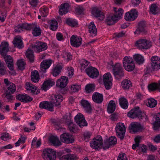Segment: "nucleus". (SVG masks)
Masks as SVG:
<instances>
[{"label":"nucleus","instance_id":"64","mask_svg":"<svg viewBox=\"0 0 160 160\" xmlns=\"http://www.w3.org/2000/svg\"><path fill=\"white\" fill-rule=\"evenodd\" d=\"M52 102L47 101V107H46V109H47L48 110L52 111H53V105L52 103Z\"/></svg>","mask_w":160,"mask_h":160},{"label":"nucleus","instance_id":"55","mask_svg":"<svg viewBox=\"0 0 160 160\" xmlns=\"http://www.w3.org/2000/svg\"><path fill=\"white\" fill-rule=\"evenodd\" d=\"M66 22L69 26H75L78 24L77 21L72 19H68L66 20Z\"/></svg>","mask_w":160,"mask_h":160},{"label":"nucleus","instance_id":"11","mask_svg":"<svg viewBox=\"0 0 160 160\" xmlns=\"http://www.w3.org/2000/svg\"><path fill=\"white\" fill-rule=\"evenodd\" d=\"M74 120L75 122L81 127L88 125L84 116L81 113L78 114L75 117Z\"/></svg>","mask_w":160,"mask_h":160},{"label":"nucleus","instance_id":"1","mask_svg":"<svg viewBox=\"0 0 160 160\" xmlns=\"http://www.w3.org/2000/svg\"><path fill=\"white\" fill-rule=\"evenodd\" d=\"M8 49V43L7 42H2L0 46V53L3 57L7 67L10 70L9 73L11 75H15L16 73L14 69L13 59L11 56L6 54Z\"/></svg>","mask_w":160,"mask_h":160},{"label":"nucleus","instance_id":"49","mask_svg":"<svg viewBox=\"0 0 160 160\" xmlns=\"http://www.w3.org/2000/svg\"><path fill=\"white\" fill-rule=\"evenodd\" d=\"M48 8L44 6L40 8L39 9L40 14L43 17H46L48 15Z\"/></svg>","mask_w":160,"mask_h":160},{"label":"nucleus","instance_id":"5","mask_svg":"<svg viewBox=\"0 0 160 160\" xmlns=\"http://www.w3.org/2000/svg\"><path fill=\"white\" fill-rule=\"evenodd\" d=\"M42 156L44 160H55L56 158V152L51 148H45L42 151Z\"/></svg>","mask_w":160,"mask_h":160},{"label":"nucleus","instance_id":"59","mask_svg":"<svg viewBox=\"0 0 160 160\" xmlns=\"http://www.w3.org/2000/svg\"><path fill=\"white\" fill-rule=\"evenodd\" d=\"M11 138L9 134L7 133H3L0 137V139L4 141H7Z\"/></svg>","mask_w":160,"mask_h":160},{"label":"nucleus","instance_id":"24","mask_svg":"<svg viewBox=\"0 0 160 160\" xmlns=\"http://www.w3.org/2000/svg\"><path fill=\"white\" fill-rule=\"evenodd\" d=\"M129 128L131 132L134 133L142 129V127L140 123L134 122L131 123Z\"/></svg>","mask_w":160,"mask_h":160},{"label":"nucleus","instance_id":"13","mask_svg":"<svg viewBox=\"0 0 160 160\" xmlns=\"http://www.w3.org/2000/svg\"><path fill=\"white\" fill-rule=\"evenodd\" d=\"M25 88L26 90L32 95H37L40 93L39 90L37 89L36 87L30 82H27Z\"/></svg>","mask_w":160,"mask_h":160},{"label":"nucleus","instance_id":"42","mask_svg":"<svg viewBox=\"0 0 160 160\" xmlns=\"http://www.w3.org/2000/svg\"><path fill=\"white\" fill-rule=\"evenodd\" d=\"M26 56L31 62H32L34 61V56L33 52L30 49V48L26 51Z\"/></svg>","mask_w":160,"mask_h":160},{"label":"nucleus","instance_id":"57","mask_svg":"<svg viewBox=\"0 0 160 160\" xmlns=\"http://www.w3.org/2000/svg\"><path fill=\"white\" fill-rule=\"evenodd\" d=\"M94 87L95 86L93 84H88L85 87V90L87 92L89 93L93 91Z\"/></svg>","mask_w":160,"mask_h":160},{"label":"nucleus","instance_id":"2","mask_svg":"<svg viewBox=\"0 0 160 160\" xmlns=\"http://www.w3.org/2000/svg\"><path fill=\"white\" fill-rule=\"evenodd\" d=\"M114 15L111 14L107 17L106 21L109 25L113 24L114 22L121 18L123 13V10L121 8H117L113 7Z\"/></svg>","mask_w":160,"mask_h":160},{"label":"nucleus","instance_id":"29","mask_svg":"<svg viewBox=\"0 0 160 160\" xmlns=\"http://www.w3.org/2000/svg\"><path fill=\"white\" fill-rule=\"evenodd\" d=\"M93 101L98 103H102L103 100V96L102 94L96 92L94 93L92 96Z\"/></svg>","mask_w":160,"mask_h":160},{"label":"nucleus","instance_id":"63","mask_svg":"<svg viewBox=\"0 0 160 160\" xmlns=\"http://www.w3.org/2000/svg\"><path fill=\"white\" fill-rule=\"evenodd\" d=\"M84 9L82 6H78L75 9L76 12L78 14H83Z\"/></svg>","mask_w":160,"mask_h":160},{"label":"nucleus","instance_id":"8","mask_svg":"<svg viewBox=\"0 0 160 160\" xmlns=\"http://www.w3.org/2000/svg\"><path fill=\"white\" fill-rule=\"evenodd\" d=\"M102 145V140L100 136H97L90 143L91 147L95 149H99Z\"/></svg>","mask_w":160,"mask_h":160},{"label":"nucleus","instance_id":"14","mask_svg":"<svg viewBox=\"0 0 160 160\" xmlns=\"http://www.w3.org/2000/svg\"><path fill=\"white\" fill-rule=\"evenodd\" d=\"M60 139L62 142L67 144L72 143L74 141L73 136L68 133H65L61 135Z\"/></svg>","mask_w":160,"mask_h":160},{"label":"nucleus","instance_id":"41","mask_svg":"<svg viewBox=\"0 0 160 160\" xmlns=\"http://www.w3.org/2000/svg\"><path fill=\"white\" fill-rule=\"evenodd\" d=\"M77 158L75 154H68L64 155L60 158V160H77Z\"/></svg>","mask_w":160,"mask_h":160},{"label":"nucleus","instance_id":"27","mask_svg":"<svg viewBox=\"0 0 160 160\" xmlns=\"http://www.w3.org/2000/svg\"><path fill=\"white\" fill-rule=\"evenodd\" d=\"M12 42L14 46L18 48H21L23 47L22 38L19 36L15 37Z\"/></svg>","mask_w":160,"mask_h":160},{"label":"nucleus","instance_id":"54","mask_svg":"<svg viewBox=\"0 0 160 160\" xmlns=\"http://www.w3.org/2000/svg\"><path fill=\"white\" fill-rule=\"evenodd\" d=\"M25 63L23 60L20 59L18 60L17 62V65L18 69L20 70H23L25 68Z\"/></svg>","mask_w":160,"mask_h":160},{"label":"nucleus","instance_id":"19","mask_svg":"<svg viewBox=\"0 0 160 160\" xmlns=\"http://www.w3.org/2000/svg\"><path fill=\"white\" fill-rule=\"evenodd\" d=\"M55 84V82L53 79H49L45 81L41 86L42 90L46 91L50 87Z\"/></svg>","mask_w":160,"mask_h":160},{"label":"nucleus","instance_id":"62","mask_svg":"<svg viewBox=\"0 0 160 160\" xmlns=\"http://www.w3.org/2000/svg\"><path fill=\"white\" fill-rule=\"evenodd\" d=\"M6 71L3 64L0 62V75H3L6 74Z\"/></svg>","mask_w":160,"mask_h":160},{"label":"nucleus","instance_id":"30","mask_svg":"<svg viewBox=\"0 0 160 160\" xmlns=\"http://www.w3.org/2000/svg\"><path fill=\"white\" fill-rule=\"evenodd\" d=\"M92 14L95 17L99 18L100 20H102L104 18V16L100 10L97 8H94L92 11Z\"/></svg>","mask_w":160,"mask_h":160},{"label":"nucleus","instance_id":"48","mask_svg":"<svg viewBox=\"0 0 160 160\" xmlns=\"http://www.w3.org/2000/svg\"><path fill=\"white\" fill-rule=\"evenodd\" d=\"M89 62L85 59H83L80 61L81 68L82 70H84L86 69V68L88 66Z\"/></svg>","mask_w":160,"mask_h":160},{"label":"nucleus","instance_id":"58","mask_svg":"<svg viewBox=\"0 0 160 160\" xmlns=\"http://www.w3.org/2000/svg\"><path fill=\"white\" fill-rule=\"evenodd\" d=\"M68 128L71 132H75L77 130V128L76 125L72 122H71L69 124Z\"/></svg>","mask_w":160,"mask_h":160},{"label":"nucleus","instance_id":"3","mask_svg":"<svg viewBox=\"0 0 160 160\" xmlns=\"http://www.w3.org/2000/svg\"><path fill=\"white\" fill-rule=\"evenodd\" d=\"M128 116L132 118L137 117L139 119H143L145 121L148 120L147 116L145 113L144 111H142L139 107L132 109L128 113Z\"/></svg>","mask_w":160,"mask_h":160},{"label":"nucleus","instance_id":"22","mask_svg":"<svg viewBox=\"0 0 160 160\" xmlns=\"http://www.w3.org/2000/svg\"><path fill=\"white\" fill-rule=\"evenodd\" d=\"M16 98L19 101L24 102H29L33 100L32 97L24 93L18 94Z\"/></svg>","mask_w":160,"mask_h":160},{"label":"nucleus","instance_id":"23","mask_svg":"<svg viewBox=\"0 0 160 160\" xmlns=\"http://www.w3.org/2000/svg\"><path fill=\"white\" fill-rule=\"evenodd\" d=\"M52 61L51 59L46 60L43 61L40 65L41 71L42 72H45L46 70L50 67Z\"/></svg>","mask_w":160,"mask_h":160},{"label":"nucleus","instance_id":"34","mask_svg":"<svg viewBox=\"0 0 160 160\" xmlns=\"http://www.w3.org/2000/svg\"><path fill=\"white\" fill-rule=\"evenodd\" d=\"M63 98L61 95H57L54 96L52 100V102L55 106L60 105L61 102L62 101Z\"/></svg>","mask_w":160,"mask_h":160},{"label":"nucleus","instance_id":"45","mask_svg":"<svg viewBox=\"0 0 160 160\" xmlns=\"http://www.w3.org/2000/svg\"><path fill=\"white\" fill-rule=\"evenodd\" d=\"M50 28L53 31L56 30L58 28V22L56 20L54 19H52L50 21Z\"/></svg>","mask_w":160,"mask_h":160},{"label":"nucleus","instance_id":"12","mask_svg":"<svg viewBox=\"0 0 160 160\" xmlns=\"http://www.w3.org/2000/svg\"><path fill=\"white\" fill-rule=\"evenodd\" d=\"M33 49L36 52H40L45 50L48 48L47 44L43 42H36L34 46L32 47Z\"/></svg>","mask_w":160,"mask_h":160},{"label":"nucleus","instance_id":"39","mask_svg":"<svg viewBox=\"0 0 160 160\" xmlns=\"http://www.w3.org/2000/svg\"><path fill=\"white\" fill-rule=\"evenodd\" d=\"M31 77L32 80L35 83L37 82L39 80V75L36 70L31 72Z\"/></svg>","mask_w":160,"mask_h":160},{"label":"nucleus","instance_id":"36","mask_svg":"<svg viewBox=\"0 0 160 160\" xmlns=\"http://www.w3.org/2000/svg\"><path fill=\"white\" fill-rule=\"evenodd\" d=\"M119 104L121 107L124 109H127L128 103L126 98L123 97H121L119 99Z\"/></svg>","mask_w":160,"mask_h":160},{"label":"nucleus","instance_id":"35","mask_svg":"<svg viewBox=\"0 0 160 160\" xmlns=\"http://www.w3.org/2000/svg\"><path fill=\"white\" fill-rule=\"evenodd\" d=\"M62 63H58L54 68L52 71V74L54 77L58 76L60 73L62 68Z\"/></svg>","mask_w":160,"mask_h":160},{"label":"nucleus","instance_id":"61","mask_svg":"<svg viewBox=\"0 0 160 160\" xmlns=\"http://www.w3.org/2000/svg\"><path fill=\"white\" fill-rule=\"evenodd\" d=\"M25 140L26 138L25 137H21L18 141L15 143V146H19L20 144L24 143L25 142Z\"/></svg>","mask_w":160,"mask_h":160},{"label":"nucleus","instance_id":"7","mask_svg":"<svg viewBox=\"0 0 160 160\" xmlns=\"http://www.w3.org/2000/svg\"><path fill=\"white\" fill-rule=\"evenodd\" d=\"M116 134L118 137L122 140L125 136L126 128L123 123L119 122L117 124L115 127Z\"/></svg>","mask_w":160,"mask_h":160},{"label":"nucleus","instance_id":"60","mask_svg":"<svg viewBox=\"0 0 160 160\" xmlns=\"http://www.w3.org/2000/svg\"><path fill=\"white\" fill-rule=\"evenodd\" d=\"M67 76L69 78H71L73 76L74 73V70L71 67L67 68Z\"/></svg>","mask_w":160,"mask_h":160},{"label":"nucleus","instance_id":"47","mask_svg":"<svg viewBox=\"0 0 160 160\" xmlns=\"http://www.w3.org/2000/svg\"><path fill=\"white\" fill-rule=\"evenodd\" d=\"M160 80L158 82V83H154L148 85V89L149 91H154L157 88H158L159 90V87L160 86Z\"/></svg>","mask_w":160,"mask_h":160},{"label":"nucleus","instance_id":"10","mask_svg":"<svg viewBox=\"0 0 160 160\" xmlns=\"http://www.w3.org/2000/svg\"><path fill=\"white\" fill-rule=\"evenodd\" d=\"M138 16V12L135 9H132L127 12L125 14V19L128 21H132L134 20Z\"/></svg>","mask_w":160,"mask_h":160},{"label":"nucleus","instance_id":"26","mask_svg":"<svg viewBox=\"0 0 160 160\" xmlns=\"http://www.w3.org/2000/svg\"><path fill=\"white\" fill-rule=\"evenodd\" d=\"M80 103L84 110L88 113L92 112V108L90 103L87 100L82 99Z\"/></svg>","mask_w":160,"mask_h":160},{"label":"nucleus","instance_id":"56","mask_svg":"<svg viewBox=\"0 0 160 160\" xmlns=\"http://www.w3.org/2000/svg\"><path fill=\"white\" fill-rule=\"evenodd\" d=\"M62 57L64 60L67 62H68L72 58V56L70 53L63 52Z\"/></svg>","mask_w":160,"mask_h":160},{"label":"nucleus","instance_id":"53","mask_svg":"<svg viewBox=\"0 0 160 160\" xmlns=\"http://www.w3.org/2000/svg\"><path fill=\"white\" fill-rule=\"evenodd\" d=\"M37 138L36 137H35L33 139L32 145L33 147L38 148L41 145V139H39L37 140Z\"/></svg>","mask_w":160,"mask_h":160},{"label":"nucleus","instance_id":"18","mask_svg":"<svg viewBox=\"0 0 160 160\" xmlns=\"http://www.w3.org/2000/svg\"><path fill=\"white\" fill-rule=\"evenodd\" d=\"M68 83V78L64 76H62L57 80L56 82V86L60 88H64L67 85Z\"/></svg>","mask_w":160,"mask_h":160},{"label":"nucleus","instance_id":"44","mask_svg":"<svg viewBox=\"0 0 160 160\" xmlns=\"http://www.w3.org/2000/svg\"><path fill=\"white\" fill-rule=\"evenodd\" d=\"M16 88L15 85L13 83H11L10 85L8 86L6 92L12 94L14 93L16 91Z\"/></svg>","mask_w":160,"mask_h":160},{"label":"nucleus","instance_id":"15","mask_svg":"<svg viewBox=\"0 0 160 160\" xmlns=\"http://www.w3.org/2000/svg\"><path fill=\"white\" fill-rule=\"evenodd\" d=\"M151 67L154 70L160 69V58L157 56H154L151 59Z\"/></svg>","mask_w":160,"mask_h":160},{"label":"nucleus","instance_id":"6","mask_svg":"<svg viewBox=\"0 0 160 160\" xmlns=\"http://www.w3.org/2000/svg\"><path fill=\"white\" fill-rule=\"evenodd\" d=\"M136 47L139 49H147L152 46V42L146 39H140L136 41Z\"/></svg>","mask_w":160,"mask_h":160},{"label":"nucleus","instance_id":"52","mask_svg":"<svg viewBox=\"0 0 160 160\" xmlns=\"http://www.w3.org/2000/svg\"><path fill=\"white\" fill-rule=\"evenodd\" d=\"M133 61L132 59L130 56H126L123 59L122 63L123 67Z\"/></svg>","mask_w":160,"mask_h":160},{"label":"nucleus","instance_id":"33","mask_svg":"<svg viewBox=\"0 0 160 160\" xmlns=\"http://www.w3.org/2000/svg\"><path fill=\"white\" fill-rule=\"evenodd\" d=\"M150 12L151 13L154 15L158 14L160 12V7L157 4H153L150 7Z\"/></svg>","mask_w":160,"mask_h":160},{"label":"nucleus","instance_id":"28","mask_svg":"<svg viewBox=\"0 0 160 160\" xmlns=\"http://www.w3.org/2000/svg\"><path fill=\"white\" fill-rule=\"evenodd\" d=\"M29 24L27 23L19 24L14 27V31L15 32L18 33L21 32L25 30H28L29 28Z\"/></svg>","mask_w":160,"mask_h":160},{"label":"nucleus","instance_id":"21","mask_svg":"<svg viewBox=\"0 0 160 160\" xmlns=\"http://www.w3.org/2000/svg\"><path fill=\"white\" fill-rule=\"evenodd\" d=\"M70 42L72 46L78 47L82 44V39L80 38L73 35L70 38Z\"/></svg>","mask_w":160,"mask_h":160},{"label":"nucleus","instance_id":"25","mask_svg":"<svg viewBox=\"0 0 160 160\" xmlns=\"http://www.w3.org/2000/svg\"><path fill=\"white\" fill-rule=\"evenodd\" d=\"M70 6L68 3H64L60 6L59 10V14L63 15L66 14L69 11Z\"/></svg>","mask_w":160,"mask_h":160},{"label":"nucleus","instance_id":"32","mask_svg":"<svg viewBox=\"0 0 160 160\" xmlns=\"http://www.w3.org/2000/svg\"><path fill=\"white\" fill-rule=\"evenodd\" d=\"M155 120L153 123V128L155 130H158L160 128V113H158L154 116Z\"/></svg>","mask_w":160,"mask_h":160},{"label":"nucleus","instance_id":"17","mask_svg":"<svg viewBox=\"0 0 160 160\" xmlns=\"http://www.w3.org/2000/svg\"><path fill=\"white\" fill-rule=\"evenodd\" d=\"M28 30L32 29V33L34 36H38L41 34V30L40 28L36 23L28 25Z\"/></svg>","mask_w":160,"mask_h":160},{"label":"nucleus","instance_id":"46","mask_svg":"<svg viewBox=\"0 0 160 160\" xmlns=\"http://www.w3.org/2000/svg\"><path fill=\"white\" fill-rule=\"evenodd\" d=\"M157 102L153 98H151L148 99L147 103V106L150 108L155 107L157 104Z\"/></svg>","mask_w":160,"mask_h":160},{"label":"nucleus","instance_id":"43","mask_svg":"<svg viewBox=\"0 0 160 160\" xmlns=\"http://www.w3.org/2000/svg\"><path fill=\"white\" fill-rule=\"evenodd\" d=\"M135 61L138 64H142L144 61L143 57L141 55L137 54L133 56Z\"/></svg>","mask_w":160,"mask_h":160},{"label":"nucleus","instance_id":"9","mask_svg":"<svg viewBox=\"0 0 160 160\" xmlns=\"http://www.w3.org/2000/svg\"><path fill=\"white\" fill-rule=\"evenodd\" d=\"M112 78L110 73L107 72L103 76V81L106 88L109 89L112 85Z\"/></svg>","mask_w":160,"mask_h":160},{"label":"nucleus","instance_id":"38","mask_svg":"<svg viewBox=\"0 0 160 160\" xmlns=\"http://www.w3.org/2000/svg\"><path fill=\"white\" fill-rule=\"evenodd\" d=\"M88 31L91 35L95 36L97 32L96 28L94 23L92 22L88 26Z\"/></svg>","mask_w":160,"mask_h":160},{"label":"nucleus","instance_id":"40","mask_svg":"<svg viewBox=\"0 0 160 160\" xmlns=\"http://www.w3.org/2000/svg\"><path fill=\"white\" fill-rule=\"evenodd\" d=\"M121 86L123 89L127 90L132 86V83L130 80L125 79L122 81Z\"/></svg>","mask_w":160,"mask_h":160},{"label":"nucleus","instance_id":"16","mask_svg":"<svg viewBox=\"0 0 160 160\" xmlns=\"http://www.w3.org/2000/svg\"><path fill=\"white\" fill-rule=\"evenodd\" d=\"M86 72L90 78H97L99 75V72L95 68L90 67L86 69Z\"/></svg>","mask_w":160,"mask_h":160},{"label":"nucleus","instance_id":"20","mask_svg":"<svg viewBox=\"0 0 160 160\" xmlns=\"http://www.w3.org/2000/svg\"><path fill=\"white\" fill-rule=\"evenodd\" d=\"M117 142L116 138L114 136H112L105 142L103 144V148L105 149H108L111 146L116 144Z\"/></svg>","mask_w":160,"mask_h":160},{"label":"nucleus","instance_id":"37","mask_svg":"<svg viewBox=\"0 0 160 160\" xmlns=\"http://www.w3.org/2000/svg\"><path fill=\"white\" fill-rule=\"evenodd\" d=\"M116 109V104L114 101L111 100L110 101L108 105V112L110 113H113Z\"/></svg>","mask_w":160,"mask_h":160},{"label":"nucleus","instance_id":"31","mask_svg":"<svg viewBox=\"0 0 160 160\" xmlns=\"http://www.w3.org/2000/svg\"><path fill=\"white\" fill-rule=\"evenodd\" d=\"M49 141L53 146L56 147L60 146L62 144L58 138L56 136H50L49 138Z\"/></svg>","mask_w":160,"mask_h":160},{"label":"nucleus","instance_id":"50","mask_svg":"<svg viewBox=\"0 0 160 160\" xmlns=\"http://www.w3.org/2000/svg\"><path fill=\"white\" fill-rule=\"evenodd\" d=\"M70 89L72 92H78L81 89V86L77 83L73 84L71 85Z\"/></svg>","mask_w":160,"mask_h":160},{"label":"nucleus","instance_id":"4","mask_svg":"<svg viewBox=\"0 0 160 160\" xmlns=\"http://www.w3.org/2000/svg\"><path fill=\"white\" fill-rule=\"evenodd\" d=\"M109 66L112 67L113 74L116 78L119 79L123 76V69L121 63L118 62L114 64L111 61L108 64V67Z\"/></svg>","mask_w":160,"mask_h":160},{"label":"nucleus","instance_id":"51","mask_svg":"<svg viewBox=\"0 0 160 160\" xmlns=\"http://www.w3.org/2000/svg\"><path fill=\"white\" fill-rule=\"evenodd\" d=\"M128 72L132 71L135 68V65L133 61L123 67Z\"/></svg>","mask_w":160,"mask_h":160}]
</instances>
